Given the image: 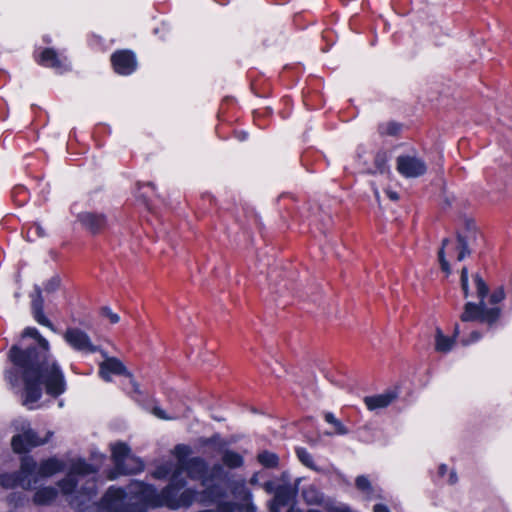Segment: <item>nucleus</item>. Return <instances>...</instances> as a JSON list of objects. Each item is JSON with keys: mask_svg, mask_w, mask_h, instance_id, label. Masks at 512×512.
I'll return each instance as SVG.
<instances>
[{"mask_svg": "<svg viewBox=\"0 0 512 512\" xmlns=\"http://www.w3.org/2000/svg\"><path fill=\"white\" fill-rule=\"evenodd\" d=\"M115 478H116V475L114 474V472H111L109 475V479L113 480Z\"/></svg>", "mask_w": 512, "mask_h": 512, "instance_id": "obj_54", "label": "nucleus"}, {"mask_svg": "<svg viewBox=\"0 0 512 512\" xmlns=\"http://www.w3.org/2000/svg\"><path fill=\"white\" fill-rule=\"evenodd\" d=\"M302 495L308 504H318L322 501V496L314 487L304 489Z\"/></svg>", "mask_w": 512, "mask_h": 512, "instance_id": "obj_31", "label": "nucleus"}, {"mask_svg": "<svg viewBox=\"0 0 512 512\" xmlns=\"http://www.w3.org/2000/svg\"><path fill=\"white\" fill-rule=\"evenodd\" d=\"M197 493L193 490L187 489L184 490L181 494L178 496V503L179 507H188L190 506L193 501L197 499Z\"/></svg>", "mask_w": 512, "mask_h": 512, "instance_id": "obj_30", "label": "nucleus"}, {"mask_svg": "<svg viewBox=\"0 0 512 512\" xmlns=\"http://www.w3.org/2000/svg\"><path fill=\"white\" fill-rule=\"evenodd\" d=\"M387 196L393 201H397L399 199L398 193L392 190L387 191Z\"/></svg>", "mask_w": 512, "mask_h": 512, "instance_id": "obj_46", "label": "nucleus"}, {"mask_svg": "<svg viewBox=\"0 0 512 512\" xmlns=\"http://www.w3.org/2000/svg\"><path fill=\"white\" fill-rule=\"evenodd\" d=\"M64 339L76 351L83 353L100 351V348L92 343L89 335L79 328H68Z\"/></svg>", "mask_w": 512, "mask_h": 512, "instance_id": "obj_10", "label": "nucleus"}, {"mask_svg": "<svg viewBox=\"0 0 512 512\" xmlns=\"http://www.w3.org/2000/svg\"><path fill=\"white\" fill-rule=\"evenodd\" d=\"M143 468V462L139 458L130 455L123 460L121 465H117L115 470L117 474H135L141 472Z\"/></svg>", "mask_w": 512, "mask_h": 512, "instance_id": "obj_19", "label": "nucleus"}, {"mask_svg": "<svg viewBox=\"0 0 512 512\" xmlns=\"http://www.w3.org/2000/svg\"><path fill=\"white\" fill-rule=\"evenodd\" d=\"M78 221L93 234L99 233L106 226V217L102 213L83 212L78 214Z\"/></svg>", "mask_w": 512, "mask_h": 512, "instance_id": "obj_15", "label": "nucleus"}, {"mask_svg": "<svg viewBox=\"0 0 512 512\" xmlns=\"http://www.w3.org/2000/svg\"><path fill=\"white\" fill-rule=\"evenodd\" d=\"M505 298V292L503 287H499L493 291V293L490 295L489 302L491 304H497L504 300Z\"/></svg>", "mask_w": 512, "mask_h": 512, "instance_id": "obj_39", "label": "nucleus"}, {"mask_svg": "<svg viewBox=\"0 0 512 512\" xmlns=\"http://www.w3.org/2000/svg\"><path fill=\"white\" fill-rule=\"evenodd\" d=\"M473 279L476 285L479 302H467L464 305V311L460 318L463 322L479 321L493 325L499 319L501 310L499 307H487L485 297L489 292L488 285L479 274L473 275Z\"/></svg>", "mask_w": 512, "mask_h": 512, "instance_id": "obj_4", "label": "nucleus"}, {"mask_svg": "<svg viewBox=\"0 0 512 512\" xmlns=\"http://www.w3.org/2000/svg\"><path fill=\"white\" fill-rule=\"evenodd\" d=\"M95 471L96 470L91 464H88L85 460L79 459L72 464L67 476L58 482V486L64 495L71 496L76 493V495L69 500L71 505L80 506L84 504V499H80L81 497L90 499L96 494V485L94 481H88L87 486L81 488L79 491L76 490V476L93 474Z\"/></svg>", "mask_w": 512, "mask_h": 512, "instance_id": "obj_3", "label": "nucleus"}, {"mask_svg": "<svg viewBox=\"0 0 512 512\" xmlns=\"http://www.w3.org/2000/svg\"><path fill=\"white\" fill-rule=\"evenodd\" d=\"M296 455L299 461L306 467L316 470L312 455L303 447L296 448Z\"/></svg>", "mask_w": 512, "mask_h": 512, "instance_id": "obj_29", "label": "nucleus"}, {"mask_svg": "<svg viewBox=\"0 0 512 512\" xmlns=\"http://www.w3.org/2000/svg\"><path fill=\"white\" fill-rule=\"evenodd\" d=\"M325 421L334 427V433L338 435L348 434V429L338 420L333 413L326 412L324 415Z\"/></svg>", "mask_w": 512, "mask_h": 512, "instance_id": "obj_28", "label": "nucleus"}, {"mask_svg": "<svg viewBox=\"0 0 512 512\" xmlns=\"http://www.w3.org/2000/svg\"><path fill=\"white\" fill-rule=\"evenodd\" d=\"M58 495V491L54 487H43L36 491L34 502L38 505H47L53 502Z\"/></svg>", "mask_w": 512, "mask_h": 512, "instance_id": "obj_21", "label": "nucleus"}, {"mask_svg": "<svg viewBox=\"0 0 512 512\" xmlns=\"http://www.w3.org/2000/svg\"><path fill=\"white\" fill-rule=\"evenodd\" d=\"M280 480L282 481V483H290V474L288 472L284 471L281 474Z\"/></svg>", "mask_w": 512, "mask_h": 512, "instance_id": "obj_47", "label": "nucleus"}, {"mask_svg": "<svg viewBox=\"0 0 512 512\" xmlns=\"http://www.w3.org/2000/svg\"><path fill=\"white\" fill-rule=\"evenodd\" d=\"M46 441L47 439H40L35 431L28 429L22 434L13 436L11 445L15 452L22 453L28 451L32 447L42 445Z\"/></svg>", "mask_w": 512, "mask_h": 512, "instance_id": "obj_13", "label": "nucleus"}, {"mask_svg": "<svg viewBox=\"0 0 512 512\" xmlns=\"http://www.w3.org/2000/svg\"><path fill=\"white\" fill-rule=\"evenodd\" d=\"M36 472V461L29 456H25L21 460L20 469L14 473L0 474V486L5 489H12L17 486L28 490L37 484V478L30 477Z\"/></svg>", "mask_w": 512, "mask_h": 512, "instance_id": "obj_6", "label": "nucleus"}, {"mask_svg": "<svg viewBox=\"0 0 512 512\" xmlns=\"http://www.w3.org/2000/svg\"><path fill=\"white\" fill-rule=\"evenodd\" d=\"M397 171L406 178H417L427 171L425 161L416 155H400L396 159Z\"/></svg>", "mask_w": 512, "mask_h": 512, "instance_id": "obj_9", "label": "nucleus"}, {"mask_svg": "<svg viewBox=\"0 0 512 512\" xmlns=\"http://www.w3.org/2000/svg\"><path fill=\"white\" fill-rule=\"evenodd\" d=\"M176 452L178 454V465L174 469L175 473L180 472V476L185 471L192 479L202 480V484L204 486L208 485V468L207 463L204 459L200 457H193L190 459H185L184 456L181 455L183 450H186L187 447L183 445L176 446Z\"/></svg>", "mask_w": 512, "mask_h": 512, "instance_id": "obj_7", "label": "nucleus"}, {"mask_svg": "<svg viewBox=\"0 0 512 512\" xmlns=\"http://www.w3.org/2000/svg\"><path fill=\"white\" fill-rule=\"evenodd\" d=\"M355 485L357 489L363 492L369 493L372 490L369 479L364 475H360L356 478Z\"/></svg>", "mask_w": 512, "mask_h": 512, "instance_id": "obj_35", "label": "nucleus"}, {"mask_svg": "<svg viewBox=\"0 0 512 512\" xmlns=\"http://www.w3.org/2000/svg\"><path fill=\"white\" fill-rule=\"evenodd\" d=\"M374 512H390L388 507L383 504H376L373 508Z\"/></svg>", "mask_w": 512, "mask_h": 512, "instance_id": "obj_45", "label": "nucleus"}, {"mask_svg": "<svg viewBox=\"0 0 512 512\" xmlns=\"http://www.w3.org/2000/svg\"><path fill=\"white\" fill-rule=\"evenodd\" d=\"M101 314L103 316L107 317L112 324H116L120 320L119 315L116 314V313H113L111 311V309L109 307H107V306H104V307L101 308Z\"/></svg>", "mask_w": 512, "mask_h": 512, "instance_id": "obj_40", "label": "nucleus"}, {"mask_svg": "<svg viewBox=\"0 0 512 512\" xmlns=\"http://www.w3.org/2000/svg\"><path fill=\"white\" fill-rule=\"evenodd\" d=\"M233 495L246 503H249L252 499L251 491L246 487L245 480L235 482L231 487Z\"/></svg>", "mask_w": 512, "mask_h": 512, "instance_id": "obj_24", "label": "nucleus"}, {"mask_svg": "<svg viewBox=\"0 0 512 512\" xmlns=\"http://www.w3.org/2000/svg\"><path fill=\"white\" fill-rule=\"evenodd\" d=\"M173 471V464L172 463H165L160 466H158L154 472L153 477L156 479H164L166 478L170 473Z\"/></svg>", "mask_w": 512, "mask_h": 512, "instance_id": "obj_32", "label": "nucleus"}, {"mask_svg": "<svg viewBox=\"0 0 512 512\" xmlns=\"http://www.w3.org/2000/svg\"><path fill=\"white\" fill-rule=\"evenodd\" d=\"M220 453L222 454L221 460L224 466L230 469L243 466L244 459L239 453L229 449H223Z\"/></svg>", "mask_w": 512, "mask_h": 512, "instance_id": "obj_20", "label": "nucleus"}, {"mask_svg": "<svg viewBox=\"0 0 512 512\" xmlns=\"http://www.w3.org/2000/svg\"><path fill=\"white\" fill-rule=\"evenodd\" d=\"M401 128H402L401 124L394 122V121H390V122L381 123L378 126V132L380 133V135H383V136H397L399 134V132L401 131Z\"/></svg>", "mask_w": 512, "mask_h": 512, "instance_id": "obj_27", "label": "nucleus"}, {"mask_svg": "<svg viewBox=\"0 0 512 512\" xmlns=\"http://www.w3.org/2000/svg\"><path fill=\"white\" fill-rule=\"evenodd\" d=\"M49 350L48 340L34 327L25 328L18 342L9 349L8 358L13 367L5 371V380L12 388L23 384V405L37 402L42 396V386L52 397L66 390L64 374Z\"/></svg>", "mask_w": 512, "mask_h": 512, "instance_id": "obj_1", "label": "nucleus"}, {"mask_svg": "<svg viewBox=\"0 0 512 512\" xmlns=\"http://www.w3.org/2000/svg\"><path fill=\"white\" fill-rule=\"evenodd\" d=\"M450 240L448 238H444L443 241H442V246L441 248H443V251L445 250V247L449 244Z\"/></svg>", "mask_w": 512, "mask_h": 512, "instance_id": "obj_53", "label": "nucleus"}, {"mask_svg": "<svg viewBox=\"0 0 512 512\" xmlns=\"http://www.w3.org/2000/svg\"><path fill=\"white\" fill-rule=\"evenodd\" d=\"M481 237L478 232L475 222L473 220H465L464 228L456 233L458 242V256L457 260L462 261L472 252V247L477 245L479 238Z\"/></svg>", "mask_w": 512, "mask_h": 512, "instance_id": "obj_8", "label": "nucleus"}, {"mask_svg": "<svg viewBox=\"0 0 512 512\" xmlns=\"http://www.w3.org/2000/svg\"><path fill=\"white\" fill-rule=\"evenodd\" d=\"M114 70L121 75H129L136 70L137 61L134 53L129 50L116 51L111 56Z\"/></svg>", "mask_w": 512, "mask_h": 512, "instance_id": "obj_11", "label": "nucleus"}, {"mask_svg": "<svg viewBox=\"0 0 512 512\" xmlns=\"http://www.w3.org/2000/svg\"><path fill=\"white\" fill-rule=\"evenodd\" d=\"M128 494L122 488L111 486L95 509L97 512H143L146 507H151L135 495L128 498Z\"/></svg>", "mask_w": 512, "mask_h": 512, "instance_id": "obj_5", "label": "nucleus"}, {"mask_svg": "<svg viewBox=\"0 0 512 512\" xmlns=\"http://www.w3.org/2000/svg\"><path fill=\"white\" fill-rule=\"evenodd\" d=\"M388 156L385 151H378L374 158V167L375 169L371 171V173H380L384 174L389 172V166L387 164Z\"/></svg>", "mask_w": 512, "mask_h": 512, "instance_id": "obj_26", "label": "nucleus"}, {"mask_svg": "<svg viewBox=\"0 0 512 512\" xmlns=\"http://www.w3.org/2000/svg\"><path fill=\"white\" fill-rule=\"evenodd\" d=\"M36 235L38 237H44L46 236L45 230L39 223H34L28 230L27 236L29 240H32V236Z\"/></svg>", "mask_w": 512, "mask_h": 512, "instance_id": "obj_37", "label": "nucleus"}, {"mask_svg": "<svg viewBox=\"0 0 512 512\" xmlns=\"http://www.w3.org/2000/svg\"><path fill=\"white\" fill-rule=\"evenodd\" d=\"M31 300V312L37 323L46 326L51 330H54V326L51 321L44 315V299L42 296V289L39 285H34L33 293L30 295Z\"/></svg>", "mask_w": 512, "mask_h": 512, "instance_id": "obj_12", "label": "nucleus"}, {"mask_svg": "<svg viewBox=\"0 0 512 512\" xmlns=\"http://www.w3.org/2000/svg\"><path fill=\"white\" fill-rule=\"evenodd\" d=\"M131 455L130 448L122 442H119L112 447V458L115 467L117 465H121L123 463V460L126 459V457H129Z\"/></svg>", "mask_w": 512, "mask_h": 512, "instance_id": "obj_23", "label": "nucleus"}, {"mask_svg": "<svg viewBox=\"0 0 512 512\" xmlns=\"http://www.w3.org/2000/svg\"><path fill=\"white\" fill-rule=\"evenodd\" d=\"M63 469V462L55 458H49L42 461L39 466L36 464V472L30 478L33 479L36 477L38 483L42 478L49 477L59 471H62Z\"/></svg>", "mask_w": 512, "mask_h": 512, "instance_id": "obj_16", "label": "nucleus"}, {"mask_svg": "<svg viewBox=\"0 0 512 512\" xmlns=\"http://www.w3.org/2000/svg\"><path fill=\"white\" fill-rule=\"evenodd\" d=\"M471 337L473 338L474 341H477L478 339H480L481 335L478 332H472Z\"/></svg>", "mask_w": 512, "mask_h": 512, "instance_id": "obj_52", "label": "nucleus"}, {"mask_svg": "<svg viewBox=\"0 0 512 512\" xmlns=\"http://www.w3.org/2000/svg\"><path fill=\"white\" fill-rule=\"evenodd\" d=\"M185 484V480L180 478V472L175 473L173 471L170 484L160 493L152 485L143 482H133L129 486V494L137 496L151 507L167 506L171 509H177L179 508V492Z\"/></svg>", "mask_w": 512, "mask_h": 512, "instance_id": "obj_2", "label": "nucleus"}, {"mask_svg": "<svg viewBox=\"0 0 512 512\" xmlns=\"http://www.w3.org/2000/svg\"><path fill=\"white\" fill-rule=\"evenodd\" d=\"M457 480H458V477H457L456 472L451 471L450 475H449V483L450 484H455L457 482Z\"/></svg>", "mask_w": 512, "mask_h": 512, "instance_id": "obj_48", "label": "nucleus"}, {"mask_svg": "<svg viewBox=\"0 0 512 512\" xmlns=\"http://www.w3.org/2000/svg\"><path fill=\"white\" fill-rule=\"evenodd\" d=\"M460 282L464 297L467 298L469 296V282L468 269L466 267H463L461 270Z\"/></svg>", "mask_w": 512, "mask_h": 512, "instance_id": "obj_36", "label": "nucleus"}, {"mask_svg": "<svg viewBox=\"0 0 512 512\" xmlns=\"http://www.w3.org/2000/svg\"><path fill=\"white\" fill-rule=\"evenodd\" d=\"M40 63L46 67H51L59 71L68 69L66 58H60L55 50L46 48L40 56Z\"/></svg>", "mask_w": 512, "mask_h": 512, "instance_id": "obj_18", "label": "nucleus"}, {"mask_svg": "<svg viewBox=\"0 0 512 512\" xmlns=\"http://www.w3.org/2000/svg\"><path fill=\"white\" fill-rule=\"evenodd\" d=\"M435 349L438 352H448L452 349L454 344V339L445 336L440 328L436 329V335H435Z\"/></svg>", "mask_w": 512, "mask_h": 512, "instance_id": "obj_22", "label": "nucleus"}, {"mask_svg": "<svg viewBox=\"0 0 512 512\" xmlns=\"http://www.w3.org/2000/svg\"><path fill=\"white\" fill-rule=\"evenodd\" d=\"M448 467L445 464H442L439 466L438 473L440 476H444V474L447 472Z\"/></svg>", "mask_w": 512, "mask_h": 512, "instance_id": "obj_49", "label": "nucleus"}, {"mask_svg": "<svg viewBox=\"0 0 512 512\" xmlns=\"http://www.w3.org/2000/svg\"><path fill=\"white\" fill-rule=\"evenodd\" d=\"M153 414H154L156 417L160 418V419H164V420L173 419L172 417H168V416L166 415V413L164 412V410H162V409H161V408H159V407H155V408L153 409Z\"/></svg>", "mask_w": 512, "mask_h": 512, "instance_id": "obj_44", "label": "nucleus"}, {"mask_svg": "<svg viewBox=\"0 0 512 512\" xmlns=\"http://www.w3.org/2000/svg\"><path fill=\"white\" fill-rule=\"evenodd\" d=\"M17 190H18L19 192H24V191H25V189H24L23 187L17 188Z\"/></svg>", "mask_w": 512, "mask_h": 512, "instance_id": "obj_55", "label": "nucleus"}, {"mask_svg": "<svg viewBox=\"0 0 512 512\" xmlns=\"http://www.w3.org/2000/svg\"><path fill=\"white\" fill-rule=\"evenodd\" d=\"M205 445L213 446L218 452H221L226 446V442L221 438L219 434H215L204 441Z\"/></svg>", "mask_w": 512, "mask_h": 512, "instance_id": "obj_33", "label": "nucleus"}, {"mask_svg": "<svg viewBox=\"0 0 512 512\" xmlns=\"http://www.w3.org/2000/svg\"><path fill=\"white\" fill-rule=\"evenodd\" d=\"M147 186L153 187V184L152 183H147Z\"/></svg>", "mask_w": 512, "mask_h": 512, "instance_id": "obj_56", "label": "nucleus"}, {"mask_svg": "<svg viewBox=\"0 0 512 512\" xmlns=\"http://www.w3.org/2000/svg\"><path fill=\"white\" fill-rule=\"evenodd\" d=\"M225 473L223 466L220 464H215L210 472L209 475L207 474L208 481L212 480L213 478H221L223 474Z\"/></svg>", "mask_w": 512, "mask_h": 512, "instance_id": "obj_41", "label": "nucleus"}, {"mask_svg": "<svg viewBox=\"0 0 512 512\" xmlns=\"http://www.w3.org/2000/svg\"><path fill=\"white\" fill-rule=\"evenodd\" d=\"M258 462L265 468H277L279 465V457L276 453L264 450L257 455Z\"/></svg>", "mask_w": 512, "mask_h": 512, "instance_id": "obj_25", "label": "nucleus"}, {"mask_svg": "<svg viewBox=\"0 0 512 512\" xmlns=\"http://www.w3.org/2000/svg\"><path fill=\"white\" fill-rule=\"evenodd\" d=\"M398 393L396 391H387L383 394L366 396L364 403L371 411L389 406L396 398Z\"/></svg>", "mask_w": 512, "mask_h": 512, "instance_id": "obj_17", "label": "nucleus"}, {"mask_svg": "<svg viewBox=\"0 0 512 512\" xmlns=\"http://www.w3.org/2000/svg\"><path fill=\"white\" fill-rule=\"evenodd\" d=\"M105 360L100 364L99 374L105 381H110V374L128 375L124 364L115 357H108L106 352L100 350Z\"/></svg>", "mask_w": 512, "mask_h": 512, "instance_id": "obj_14", "label": "nucleus"}, {"mask_svg": "<svg viewBox=\"0 0 512 512\" xmlns=\"http://www.w3.org/2000/svg\"><path fill=\"white\" fill-rule=\"evenodd\" d=\"M262 487L266 493L275 495L279 488V484H276L275 481H267L262 485Z\"/></svg>", "mask_w": 512, "mask_h": 512, "instance_id": "obj_43", "label": "nucleus"}, {"mask_svg": "<svg viewBox=\"0 0 512 512\" xmlns=\"http://www.w3.org/2000/svg\"><path fill=\"white\" fill-rule=\"evenodd\" d=\"M250 484L257 485L258 484V473H254L250 478Z\"/></svg>", "mask_w": 512, "mask_h": 512, "instance_id": "obj_50", "label": "nucleus"}, {"mask_svg": "<svg viewBox=\"0 0 512 512\" xmlns=\"http://www.w3.org/2000/svg\"><path fill=\"white\" fill-rule=\"evenodd\" d=\"M256 507L249 502L246 512H256Z\"/></svg>", "mask_w": 512, "mask_h": 512, "instance_id": "obj_51", "label": "nucleus"}, {"mask_svg": "<svg viewBox=\"0 0 512 512\" xmlns=\"http://www.w3.org/2000/svg\"><path fill=\"white\" fill-rule=\"evenodd\" d=\"M438 257L441 265V269L446 272L447 274H450L451 268L449 262L445 258V251H443V248H440L438 252Z\"/></svg>", "mask_w": 512, "mask_h": 512, "instance_id": "obj_42", "label": "nucleus"}, {"mask_svg": "<svg viewBox=\"0 0 512 512\" xmlns=\"http://www.w3.org/2000/svg\"><path fill=\"white\" fill-rule=\"evenodd\" d=\"M221 494L219 492V489L217 487H208L207 490L204 492L203 497L201 500H210V501H216L218 498H220Z\"/></svg>", "mask_w": 512, "mask_h": 512, "instance_id": "obj_38", "label": "nucleus"}, {"mask_svg": "<svg viewBox=\"0 0 512 512\" xmlns=\"http://www.w3.org/2000/svg\"><path fill=\"white\" fill-rule=\"evenodd\" d=\"M61 279L58 275H54L44 283V291L48 294L55 292L59 289Z\"/></svg>", "mask_w": 512, "mask_h": 512, "instance_id": "obj_34", "label": "nucleus"}]
</instances>
